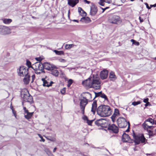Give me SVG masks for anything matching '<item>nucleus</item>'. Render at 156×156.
<instances>
[{"label": "nucleus", "instance_id": "1", "mask_svg": "<svg viewBox=\"0 0 156 156\" xmlns=\"http://www.w3.org/2000/svg\"><path fill=\"white\" fill-rule=\"evenodd\" d=\"M97 101H94L92 105L91 112L94 115L97 111V114L101 117H107L110 115L112 112L110 107L107 105H101L97 108Z\"/></svg>", "mask_w": 156, "mask_h": 156}, {"label": "nucleus", "instance_id": "2", "mask_svg": "<svg viewBox=\"0 0 156 156\" xmlns=\"http://www.w3.org/2000/svg\"><path fill=\"white\" fill-rule=\"evenodd\" d=\"M91 98V94L90 93L87 92L85 93L84 96L83 97V99H80V107L81 113L83 115L84 114L85 107L88 104L89 100Z\"/></svg>", "mask_w": 156, "mask_h": 156}, {"label": "nucleus", "instance_id": "3", "mask_svg": "<svg viewBox=\"0 0 156 156\" xmlns=\"http://www.w3.org/2000/svg\"><path fill=\"white\" fill-rule=\"evenodd\" d=\"M32 68L37 74L44 73L43 65L40 62H37L32 65Z\"/></svg>", "mask_w": 156, "mask_h": 156}, {"label": "nucleus", "instance_id": "4", "mask_svg": "<svg viewBox=\"0 0 156 156\" xmlns=\"http://www.w3.org/2000/svg\"><path fill=\"white\" fill-rule=\"evenodd\" d=\"M132 136L133 138L134 142L136 144H138L140 142L141 143H144L145 142L146 139L143 134H140L136 135L134 131H133Z\"/></svg>", "mask_w": 156, "mask_h": 156}, {"label": "nucleus", "instance_id": "5", "mask_svg": "<svg viewBox=\"0 0 156 156\" xmlns=\"http://www.w3.org/2000/svg\"><path fill=\"white\" fill-rule=\"evenodd\" d=\"M17 73L19 76L21 77H24L29 74L28 68L23 66H20L17 69Z\"/></svg>", "mask_w": 156, "mask_h": 156}, {"label": "nucleus", "instance_id": "6", "mask_svg": "<svg viewBox=\"0 0 156 156\" xmlns=\"http://www.w3.org/2000/svg\"><path fill=\"white\" fill-rule=\"evenodd\" d=\"M117 123L119 127L121 128L126 127L128 124V122L123 117L119 118L117 120Z\"/></svg>", "mask_w": 156, "mask_h": 156}, {"label": "nucleus", "instance_id": "7", "mask_svg": "<svg viewBox=\"0 0 156 156\" xmlns=\"http://www.w3.org/2000/svg\"><path fill=\"white\" fill-rule=\"evenodd\" d=\"M100 84L99 79L93 78L91 82V87H93L95 89H98L100 88Z\"/></svg>", "mask_w": 156, "mask_h": 156}, {"label": "nucleus", "instance_id": "8", "mask_svg": "<svg viewBox=\"0 0 156 156\" xmlns=\"http://www.w3.org/2000/svg\"><path fill=\"white\" fill-rule=\"evenodd\" d=\"M11 33V30L8 27L5 26H0V34L5 35Z\"/></svg>", "mask_w": 156, "mask_h": 156}, {"label": "nucleus", "instance_id": "9", "mask_svg": "<svg viewBox=\"0 0 156 156\" xmlns=\"http://www.w3.org/2000/svg\"><path fill=\"white\" fill-rule=\"evenodd\" d=\"M109 22L113 24H117L120 22L119 17L116 15H111L108 18Z\"/></svg>", "mask_w": 156, "mask_h": 156}, {"label": "nucleus", "instance_id": "10", "mask_svg": "<svg viewBox=\"0 0 156 156\" xmlns=\"http://www.w3.org/2000/svg\"><path fill=\"white\" fill-rule=\"evenodd\" d=\"M95 124L98 126H101L102 127H106L107 122L105 119H101L97 120L95 122Z\"/></svg>", "mask_w": 156, "mask_h": 156}, {"label": "nucleus", "instance_id": "11", "mask_svg": "<svg viewBox=\"0 0 156 156\" xmlns=\"http://www.w3.org/2000/svg\"><path fill=\"white\" fill-rule=\"evenodd\" d=\"M44 69H45L51 71L53 69H57V67L54 65L50 64L49 62H45L43 64Z\"/></svg>", "mask_w": 156, "mask_h": 156}, {"label": "nucleus", "instance_id": "12", "mask_svg": "<svg viewBox=\"0 0 156 156\" xmlns=\"http://www.w3.org/2000/svg\"><path fill=\"white\" fill-rule=\"evenodd\" d=\"M23 99L25 101L30 103L33 101L32 96L30 95L28 92L24 94Z\"/></svg>", "mask_w": 156, "mask_h": 156}, {"label": "nucleus", "instance_id": "13", "mask_svg": "<svg viewBox=\"0 0 156 156\" xmlns=\"http://www.w3.org/2000/svg\"><path fill=\"white\" fill-rule=\"evenodd\" d=\"M98 12V9L97 6L93 3L90 6V14L92 16H95Z\"/></svg>", "mask_w": 156, "mask_h": 156}, {"label": "nucleus", "instance_id": "14", "mask_svg": "<svg viewBox=\"0 0 156 156\" xmlns=\"http://www.w3.org/2000/svg\"><path fill=\"white\" fill-rule=\"evenodd\" d=\"M108 71L106 69L101 71L100 74V77L102 80L106 79L108 76Z\"/></svg>", "mask_w": 156, "mask_h": 156}, {"label": "nucleus", "instance_id": "15", "mask_svg": "<svg viewBox=\"0 0 156 156\" xmlns=\"http://www.w3.org/2000/svg\"><path fill=\"white\" fill-rule=\"evenodd\" d=\"M91 78H89L87 80L82 82V84L85 87H91Z\"/></svg>", "mask_w": 156, "mask_h": 156}, {"label": "nucleus", "instance_id": "16", "mask_svg": "<svg viewBox=\"0 0 156 156\" xmlns=\"http://www.w3.org/2000/svg\"><path fill=\"white\" fill-rule=\"evenodd\" d=\"M108 129L111 130L115 133H117L119 131L118 127L114 124H112L108 126Z\"/></svg>", "mask_w": 156, "mask_h": 156}, {"label": "nucleus", "instance_id": "17", "mask_svg": "<svg viewBox=\"0 0 156 156\" xmlns=\"http://www.w3.org/2000/svg\"><path fill=\"white\" fill-rule=\"evenodd\" d=\"M95 96L93 99L95 98L98 97H100L104 99L105 100L108 101V98L107 96L104 93H102L101 91L96 93L95 92Z\"/></svg>", "mask_w": 156, "mask_h": 156}, {"label": "nucleus", "instance_id": "18", "mask_svg": "<svg viewBox=\"0 0 156 156\" xmlns=\"http://www.w3.org/2000/svg\"><path fill=\"white\" fill-rule=\"evenodd\" d=\"M78 0H68V4L72 7H73L78 2Z\"/></svg>", "mask_w": 156, "mask_h": 156}, {"label": "nucleus", "instance_id": "19", "mask_svg": "<svg viewBox=\"0 0 156 156\" xmlns=\"http://www.w3.org/2000/svg\"><path fill=\"white\" fill-rule=\"evenodd\" d=\"M130 138L129 136L126 133H124L122 136V140L123 142H129Z\"/></svg>", "mask_w": 156, "mask_h": 156}, {"label": "nucleus", "instance_id": "20", "mask_svg": "<svg viewBox=\"0 0 156 156\" xmlns=\"http://www.w3.org/2000/svg\"><path fill=\"white\" fill-rule=\"evenodd\" d=\"M24 78L23 79V81L25 84H28L30 82V76L28 74L26 76H24Z\"/></svg>", "mask_w": 156, "mask_h": 156}, {"label": "nucleus", "instance_id": "21", "mask_svg": "<svg viewBox=\"0 0 156 156\" xmlns=\"http://www.w3.org/2000/svg\"><path fill=\"white\" fill-rule=\"evenodd\" d=\"M119 114V111L117 109H115L113 114L111 118L112 121L114 122L116 116L118 115Z\"/></svg>", "mask_w": 156, "mask_h": 156}, {"label": "nucleus", "instance_id": "22", "mask_svg": "<svg viewBox=\"0 0 156 156\" xmlns=\"http://www.w3.org/2000/svg\"><path fill=\"white\" fill-rule=\"evenodd\" d=\"M142 126L143 128L145 129H153L154 127L153 126L148 125V123L144 122L142 124Z\"/></svg>", "mask_w": 156, "mask_h": 156}, {"label": "nucleus", "instance_id": "23", "mask_svg": "<svg viewBox=\"0 0 156 156\" xmlns=\"http://www.w3.org/2000/svg\"><path fill=\"white\" fill-rule=\"evenodd\" d=\"M80 21L85 23H88L91 22V20L88 17H83L81 19Z\"/></svg>", "mask_w": 156, "mask_h": 156}, {"label": "nucleus", "instance_id": "24", "mask_svg": "<svg viewBox=\"0 0 156 156\" xmlns=\"http://www.w3.org/2000/svg\"><path fill=\"white\" fill-rule=\"evenodd\" d=\"M109 77L110 80L112 81L116 79V77L115 74L112 71L110 72L109 73Z\"/></svg>", "mask_w": 156, "mask_h": 156}, {"label": "nucleus", "instance_id": "25", "mask_svg": "<svg viewBox=\"0 0 156 156\" xmlns=\"http://www.w3.org/2000/svg\"><path fill=\"white\" fill-rule=\"evenodd\" d=\"M57 69H53L51 71V73L53 75L55 76H58V75L59 72L57 70Z\"/></svg>", "mask_w": 156, "mask_h": 156}, {"label": "nucleus", "instance_id": "26", "mask_svg": "<svg viewBox=\"0 0 156 156\" xmlns=\"http://www.w3.org/2000/svg\"><path fill=\"white\" fill-rule=\"evenodd\" d=\"M33 112H29L24 114V117L27 119H30L33 115Z\"/></svg>", "mask_w": 156, "mask_h": 156}, {"label": "nucleus", "instance_id": "27", "mask_svg": "<svg viewBox=\"0 0 156 156\" xmlns=\"http://www.w3.org/2000/svg\"><path fill=\"white\" fill-rule=\"evenodd\" d=\"M43 81V85L44 86H46L47 87H49L50 86L51 84H49V82H48L47 80H45L44 79H42Z\"/></svg>", "mask_w": 156, "mask_h": 156}, {"label": "nucleus", "instance_id": "28", "mask_svg": "<svg viewBox=\"0 0 156 156\" xmlns=\"http://www.w3.org/2000/svg\"><path fill=\"white\" fill-rule=\"evenodd\" d=\"M2 20L3 23L5 24H9L12 21V20L10 19H4Z\"/></svg>", "mask_w": 156, "mask_h": 156}, {"label": "nucleus", "instance_id": "29", "mask_svg": "<svg viewBox=\"0 0 156 156\" xmlns=\"http://www.w3.org/2000/svg\"><path fill=\"white\" fill-rule=\"evenodd\" d=\"M144 122H146V123L149 122L152 125L154 124V122L152 118H149L147 119Z\"/></svg>", "mask_w": 156, "mask_h": 156}, {"label": "nucleus", "instance_id": "30", "mask_svg": "<svg viewBox=\"0 0 156 156\" xmlns=\"http://www.w3.org/2000/svg\"><path fill=\"white\" fill-rule=\"evenodd\" d=\"M55 54L58 55H64V52L62 51H58L56 50H54V51Z\"/></svg>", "mask_w": 156, "mask_h": 156}, {"label": "nucleus", "instance_id": "31", "mask_svg": "<svg viewBox=\"0 0 156 156\" xmlns=\"http://www.w3.org/2000/svg\"><path fill=\"white\" fill-rule=\"evenodd\" d=\"M74 46L73 44H66L65 45V47L66 49H69Z\"/></svg>", "mask_w": 156, "mask_h": 156}, {"label": "nucleus", "instance_id": "32", "mask_svg": "<svg viewBox=\"0 0 156 156\" xmlns=\"http://www.w3.org/2000/svg\"><path fill=\"white\" fill-rule=\"evenodd\" d=\"M141 103V102L140 101H134L132 103V105L134 106H136L137 105H138Z\"/></svg>", "mask_w": 156, "mask_h": 156}, {"label": "nucleus", "instance_id": "33", "mask_svg": "<svg viewBox=\"0 0 156 156\" xmlns=\"http://www.w3.org/2000/svg\"><path fill=\"white\" fill-rule=\"evenodd\" d=\"M26 65L28 66V68H31L32 66H31V62L28 60H27Z\"/></svg>", "mask_w": 156, "mask_h": 156}, {"label": "nucleus", "instance_id": "34", "mask_svg": "<svg viewBox=\"0 0 156 156\" xmlns=\"http://www.w3.org/2000/svg\"><path fill=\"white\" fill-rule=\"evenodd\" d=\"M130 41L133 43V44H134L137 45H139V42L136 41L133 39H131L130 40Z\"/></svg>", "mask_w": 156, "mask_h": 156}, {"label": "nucleus", "instance_id": "35", "mask_svg": "<svg viewBox=\"0 0 156 156\" xmlns=\"http://www.w3.org/2000/svg\"><path fill=\"white\" fill-rule=\"evenodd\" d=\"M66 88L65 87L62 89L60 90L61 93L63 94H65L66 93Z\"/></svg>", "mask_w": 156, "mask_h": 156}, {"label": "nucleus", "instance_id": "36", "mask_svg": "<svg viewBox=\"0 0 156 156\" xmlns=\"http://www.w3.org/2000/svg\"><path fill=\"white\" fill-rule=\"evenodd\" d=\"M80 14L82 16H86L87 15V13L83 10L80 13Z\"/></svg>", "mask_w": 156, "mask_h": 156}, {"label": "nucleus", "instance_id": "37", "mask_svg": "<svg viewBox=\"0 0 156 156\" xmlns=\"http://www.w3.org/2000/svg\"><path fill=\"white\" fill-rule=\"evenodd\" d=\"M55 140L56 139L55 137L50 136L49 140L52 142H54L55 141Z\"/></svg>", "mask_w": 156, "mask_h": 156}, {"label": "nucleus", "instance_id": "38", "mask_svg": "<svg viewBox=\"0 0 156 156\" xmlns=\"http://www.w3.org/2000/svg\"><path fill=\"white\" fill-rule=\"evenodd\" d=\"M58 60L59 62L62 63H65L66 62V60L65 59L62 58L59 59Z\"/></svg>", "mask_w": 156, "mask_h": 156}, {"label": "nucleus", "instance_id": "39", "mask_svg": "<svg viewBox=\"0 0 156 156\" xmlns=\"http://www.w3.org/2000/svg\"><path fill=\"white\" fill-rule=\"evenodd\" d=\"M93 121V120H88L87 121V122L88 125H91V123Z\"/></svg>", "mask_w": 156, "mask_h": 156}, {"label": "nucleus", "instance_id": "40", "mask_svg": "<svg viewBox=\"0 0 156 156\" xmlns=\"http://www.w3.org/2000/svg\"><path fill=\"white\" fill-rule=\"evenodd\" d=\"M73 83V81L72 80L70 79L68 81V86L69 87L70 85L72 84Z\"/></svg>", "mask_w": 156, "mask_h": 156}, {"label": "nucleus", "instance_id": "41", "mask_svg": "<svg viewBox=\"0 0 156 156\" xmlns=\"http://www.w3.org/2000/svg\"><path fill=\"white\" fill-rule=\"evenodd\" d=\"M83 119L85 121H87L88 120V118H87V117L85 116V115H84L83 117Z\"/></svg>", "mask_w": 156, "mask_h": 156}, {"label": "nucleus", "instance_id": "42", "mask_svg": "<svg viewBox=\"0 0 156 156\" xmlns=\"http://www.w3.org/2000/svg\"><path fill=\"white\" fill-rule=\"evenodd\" d=\"M35 59L37 61H39L38 62H41V61L42 60V59L41 58H36Z\"/></svg>", "mask_w": 156, "mask_h": 156}, {"label": "nucleus", "instance_id": "43", "mask_svg": "<svg viewBox=\"0 0 156 156\" xmlns=\"http://www.w3.org/2000/svg\"><path fill=\"white\" fill-rule=\"evenodd\" d=\"M31 77H32V81H31V82H33L34 81V79L35 78V75H34V74L32 76H31Z\"/></svg>", "mask_w": 156, "mask_h": 156}, {"label": "nucleus", "instance_id": "44", "mask_svg": "<svg viewBox=\"0 0 156 156\" xmlns=\"http://www.w3.org/2000/svg\"><path fill=\"white\" fill-rule=\"evenodd\" d=\"M112 0H105V2L108 4L112 3Z\"/></svg>", "mask_w": 156, "mask_h": 156}, {"label": "nucleus", "instance_id": "45", "mask_svg": "<svg viewBox=\"0 0 156 156\" xmlns=\"http://www.w3.org/2000/svg\"><path fill=\"white\" fill-rule=\"evenodd\" d=\"M148 100H149L148 98H147L144 99L143 100V101L144 103H147V102H148Z\"/></svg>", "mask_w": 156, "mask_h": 156}, {"label": "nucleus", "instance_id": "46", "mask_svg": "<svg viewBox=\"0 0 156 156\" xmlns=\"http://www.w3.org/2000/svg\"><path fill=\"white\" fill-rule=\"evenodd\" d=\"M78 12L80 13L83 10L80 7H79L78 8Z\"/></svg>", "mask_w": 156, "mask_h": 156}, {"label": "nucleus", "instance_id": "47", "mask_svg": "<svg viewBox=\"0 0 156 156\" xmlns=\"http://www.w3.org/2000/svg\"><path fill=\"white\" fill-rule=\"evenodd\" d=\"M145 4L146 5V7L148 9H150L151 8V7H150L148 4L147 3H145Z\"/></svg>", "mask_w": 156, "mask_h": 156}, {"label": "nucleus", "instance_id": "48", "mask_svg": "<svg viewBox=\"0 0 156 156\" xmlns=\"http://www.w3.org/2000/svg\"><path fill=\"white\" fill-rule=\"evenodd\" d=\"M128 129L126 130V132H129V131L130 124H129V122H128Z\"/></svg>", "mask_w": 156, "mask_h": 156}, {"label": "nucleus", "instance_id": "49", "mask_svg": "<svg viewBox=\"0 0 156 156\" xmlns=\"http://www.w3.org/2000/svg\"><path fill=\"white\" fill-rule=\"evenodd\" d=\"M149 133L150 136H153L154 135V134H153L152 131L151 130H149Z\"/></svg>", "mask_w": 156, "mask_h": 156}, {"label": "nucleus", "instance_id": "50", "mask_svg": "<svg viewBox=\"0 0 156 156\" xmlns=\"http://www.w3.org/2000/svg\"><path fill=\"white\" fill-rule=\"evenodd\" d=\"M40 137L41 138V140H40V141H42L44 142L45 141V140L43 138L42 136H40Z\"/></svg>", "mask_w": 156, "mask_h": 156}, {"label": "nucleus", "instance_id": "51", "mask_svg": "<svg viewBox=\"0 0 156 156\" xmlns=\"http://www.w3.org/2000/svg\"><path fill=\"white\" fill-rule=\"evenodd\" d=\"M139 20H140V23H142V22H143V19L142 18L140 17H139Z\"/></svg>", "mask_w": 156, "mask_h": 156}, {"label": "nucleus", "instance_id": "52", "mask_svg": "<svg viewBox=\"0 0 156 156\" xmlns=\"http://www.w3.org/2000/svg\"><path fill=\"white\" fill-rule=\"evenodd\" d=\"M12 112H13V114H14V116L16 118V112H14V111H13V109H12Z\"/></svg>", "mask_w": 156, "mask_h": 156}, {"label": "nucleus", "instance_id": "53", "mask_svg": "<svg viewBox=\"0 0 156 156\" xmlns=\"http://www.w3.org/2000/svg\"><path fill=\"white\" fill-rule=\"evenodd\" d=\"M84 1L88 4H89L90 3V1H88L87 0H84Z\"/></svg>", "mask_w": 156, "mask_h": 156}, {"label": "nucleus", "instance_id": "54", "mask_svg": "<svg viewBox=\"0 0 156 156\" xmlns=\"http://www.w3.org/2000/svg\"><path fill=\"white\" fill-rule=\"evenodd\" d=\"M99 4L101 6H104V2L101 3V2H99Z\"/></svg>", "mask_w": 156, "mask_h": 156}, {"label": "nucleus", "instance_id": "55", "mask_svg": "<svg viewBox=\"0 0 156 156\" xmlns=\"http://www.w3.org/2000/svg\"><path fill=\"white\" fill-rule=\"evenodd\" d=\"M150 104V103L149 102H147V103H146V104H145V106L146 107H147V106H148V105H149Z\"/></svg>", "mask_w": 156, "mask_h": 156}, {"label": "nucleus", "instance_id": "56", "mask_svg": "<svg viewBox=\"0 0 156 156\" xmlns=\"http://www.w3.org/2000/svg\"><path fill=\"white\" fill-rule=\"evenodd\" d=\"M24 114H26V113H29V112H28V111L27 109L25 111H24Z\"/></svg>", "mask_w": 156, "mask_h": 156}, {"label": "nucleus", "instance_id": "57", "mask_svg": "<svg viewBox=\"0 0 156 156\" xmlns=\"http://www.w3.org/2000/svg\"><path fill=\"white\" fill-rule=\"evenodd\" d=\"M105 2V0H100L99 2H101V3L104 2Z\"/></svg>", "mask_w": 156, "mask_h": 156}, {"label": "nucleus", "instance_id": "58", "mask_svg": "<svg viewBox=\"0 0 156 156\" xmlns=\"http://www.w3.org/2000/svg\"><path fill=\"white\" fill-rule=\"evenodd\" d=\"M73 21L74 22H77V23H78V22H79L78 20H73Z\"/></svg>", "mask_w": 156, "mask_h": 156}, {"label": "nucleus", "instance_id": "59", "mask_svg": "<svg viewBox=\"0 0 156 156\" xmlns=\"http://www.w3.org/2000/svg\"><path fill=\"white\" fill-rule=\"evenodd\" d=\"M56 149H57V148H56V147H55V148H54V149H53V152H55V151H56Z\"/></svg>", "mask_w": 156, "mask_h": 156}, {"label": "nucleus", "instance_id": "60", "mask_svg": "<svg viewBox=\"0 0 156 156\" xmlns=\"http://www.w3.org/2000/svg\"><path fill=\"white\" fill-rule=\"evenodd\" d=\"M23 109L24 111H25L27 109H26V108L25 107H23Z\"/></svg>", "mask_w": 156, "mask_h": 156}, {"label": "nucleus", "instance_id": "61", "mask_svg": "<svg viewBox=\"0 0 156 156\" xmlns=\"http://www.w3.org/2000/svg\"><path fill=\"white\" fill-rule=\"evenodd\" d=\"M53 83V82L52 81H51L50 83H49V84H51L50 86H51L52 84Z\"/></svg>", "mask_w": 156, "mask_h": 156}, {"label": "nucleus", "instance_id": "62", "mask_svg": "<svg viewBox=\"0 0 156 156\" xmlns=\"http://www.w3.org/2000/svg\"><path fill=\"white\" fill-rule=\"evenodd\" d=\"M46 138H47V139L48 140H49L50 136H48V137H46Z\"/></svg>", "mask_w": 156, "mask_h": 156}, {"label": "nucleus", "instance_id": "63", "mask_svg": "<svg viewBox=\"0 0 156 156\" xmlns=\"http://www.w3.org/2000/svg\"><path fill=\"white\" fill-rule=\"evenodd\" d=\"M102 9L103 10V12L106 9L105 8H102Z\"/></svg>", "mask_w": 156, "mask_h": 156}, {"label": "nucleus", "instance_id": "64", "mask_svg": "<svg viewBox=\"0 0 156 156\" xmlns=\"http://www.w3.org/2000/svg\"><path fill=\"white\" fill-rule=\"evenodd\" d=\"M153 7H155L156 6V4L153 5Z\"/></svg>", "mask_w": 156, "mask_h": 156}]
</instances>
